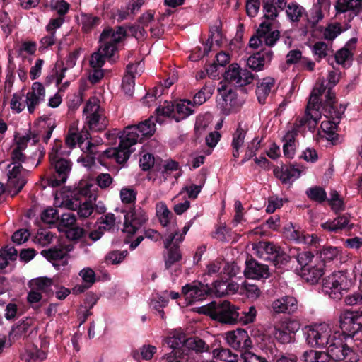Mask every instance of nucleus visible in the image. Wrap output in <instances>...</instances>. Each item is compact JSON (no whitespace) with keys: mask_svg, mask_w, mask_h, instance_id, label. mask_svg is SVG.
<instances>
[{"mask_svg":"<svg viewBox=\"0 0 362 362\" xmlns=\"http://www.w3.org/2000/svg\"><path fill=\"white\" fill-rule=\"evenodd\" d=\"M240 309L228 300L212 301L198 308L197 312L210 317L221 324L234 325L238 322Z\"/></svg>","mask_w":362,"mask_h":362,"instance_id":"1","label":"nucleus"},{"mask_svg":"<svg viewBox=\"0 0 362 362\" xmlns=\"http://www.w3.org/2000/svg\"><path fill=\"white\" fill-rule=\"evenodd\" d=\"M50 175L47 178V184L52 187H58L64 184L71 170V162L59 157L53 152L49 153Z\"/></svg>","mask_w":362,"mask_h":362,"instance_id":"2","label":"nucleus"},{"mask_svg":"<svg viewBox=\"0 0 362 362\" xmlns=\"http://www.w3.org/2000/svg\"><path fill=\"white\" fill-rule=\"evenodd\" d=\"M346 337L337 332L332 336L325 351L329 357V362L331 359L334 361H349L353 359L355 352L346 343Z\"/></svg>","mask_w":362,"mask_h":362,"instance_id":"3","label":"nucleus"},{"mask_svg":"<svg viewBox=\"0 0 362 362\" xmlns=\"http://www.w3.org/2000/svg\"><path fill=\"white\" fill-rule=\"evenodd\" d=\"M339 327L341 334L349 338L362 332V309L342 311L339 315Z\"/></svg>","mask_w":362,"mask_h":362,"instance_id":"4","label":"nucleus"},{"mask_svg":"<svg viewBox=\"0 0 362 362\" xmlns=\"http://www.w3.org/2000/svg\"><path fill=\"white\" fill-rule=\"evenodd\" d=\"M156 122H158V119H155L151 117L139 122L138 124L126 127L122 134L127 139L135 140V144L137 142L142 143L145 139L151 137L155 133Z\"/></svg>","mask_w":362,"mask_h":362,"instance_id":"5","label":"nucleus"},{"mask_svg":"<svg viewBox=\"0 0 362 362\" xmlns=\"http://www.w3.org/2000/svg\"><path fill=\"white\" fill-rule=\"evenodd\" d=\"M346 286L347 278L342 272H334L322 279V292L335 300L341 299Z\"/></svg>","mask_w":362,"mask_h":362,"instance_id":"6","label":"nucleus"},{"mask_svg":"<svg viewBox=\"0 0 362 362\" xmlns=\"http://www.w3.org/2000/svg\"><path fill=\"white\" fill-rule=\"evenodd\" d=\"M346 107L347 105L344 104H340L339 107L334 103H325L324 104L323 110L320 111V113L323 114L329 120L322 122L320 128L325 134H329L333 130H338L339 124Z\"/></svg>","mask_w":362,"mask_h":362,"instance_id":"7","label":"nucleus"},{"mask_svg":"<svg viewBox=\"0 0 362 362\" xmlns=\"http://www.w3.org/2000/svg\"><path fill=\"white\" fill-rule=\"evenodd\" d=\"M213 293H215L214 286L211 287L209 284L199 281H194L182 288V294L188 305H192L197 301H202Z\"/></svg>","mask_w":362,"mask_h":362,"instance_id":"8","label":"nucleus"},{"mask_svg":"<svg viewBox=\"0 0 362 362\" xmlns=\"http://www.w3.org/2000/svg\"><path fill=\"white\" fill-rule=\"evenodd\" d=\"M305 336L307 344L312 348L326 347L332 337L330 331L322 325L306 327Z\"/></svg>","mask_w":362,"mask_h":362,"instance_id":"9","label":"nucleus"},{"mask_svg":"<svg viewBox=\"0 0 362 362\" xmlns=\"http://www.w3.org/2000/svg\"><path fill=\"white\" fill-rule=\"evenodd\" d=\"M225 81L238 87L250 84L255 78V75L249 70L240 69V66L233 63L228 66L223 74Z\"/></svg>","mask_w":362,"mask_h":362,"instance_id":"10","label":"nucleus"},{"mask_svg":"<svg viewBox=\"0 0 362 362\" xmlns=\"http://www.w3.org/2000/svg\"><path fill=\"white\" fill-rule=\"evenodd\" d=\"M227 344L241 353L252 348V341L247 332L242 328L228 331L225 333Z\"/></svg>","mask_w":362,"mask_h":362,"instance_id":"11","label":"nucleus"},{"mask_svg":"<svg viewBox=\"0 0 362 362\" xmlns=\"http://www.w3.org/2000/svg\"><path fill=\"white\" fill-rule=\"evenodd\" d=\"M148 219L146 213L141 207L130 208L124 215V230L129 234L134 235Z\"/></svg>","mask_w":362,"mask_h":362,"instance_id":"12","label":"nucleus"},{"mask_svg":"<svg viewBox=\"0 0 362 362\" xmlns=\"http://www.w3.org/2000/svg\"><path fill=\"white\" fill-rule=\"evenodd\" d=\"M25 173L26 170L22 165H14L8 170L6 189L12 196L18 194L26 184Z\"/></svg>","mask_w":362,"mask_h":362,"instance_id":"13","label":"nucleus"},{"mask_svg":"<svg viewBox=\"0 0 362 362\" xmlns=\"http://www.w3.org/2000/svg\"><path fill=\"white\" fill-rule=\"evenodd\" d=\"M243 273L245 278L257 280L266 279L271 276L268 265L259 262L251 255L245 261Z\"/></svg>","mask_w":362,"mask_h":362,"instance_id":"14","label":"nucleus"},{"mask_svg":"<svg viewBox=\"0 0 362 362\" xmlns=\"http://www.w3.org/2000/svg\"><path fill=\"white\" fill-rule=\"evenodd\" d=\"M298 321L291 320L275 328L274 338L281 344H286L294 342L296 333L300 329Z\"/></svg>","mask_w":362,"mask_h":362,"instance_id":"15","label":"nucleus"},{"mask_svg":"<svg viewBox=\"0 0 362 362\" xmlns=\"http://www.w3.org/2000/svg\"><path fill=\"white\" fill-rule=\"evenodd\" d=\"M273 57V52L271 49H262L249 57L247 60V65L253 71H261L263 69L265 63L269 62Z\"/></svg>","mask_w":362,"mask_h":362,"instance_id":"16","label":"nucleus"},{"mask_svg":"<svg viewBox=\"0 0 362 362\" xmlns=\"http://www.w3.org/2000/svg\"><path fill=\"white\" fill-rule=\"evenodd\" d=\"M272 309L276 313L293 314L298 309V301L291 296H285L272 303Z\"/></svg>","mask_w":362,"mask_h":362,"instance_id":"17","label":"nucleus"},{"mask_svg":"<svg viewBox=\"0 0 362 362\" xmlns=\"http://www.w3.org/2000/svg\"><path fill=\"white\" fill-rule=\"evenodd\" d=\"M325 91H327V88L325 86L324 82L320 84L317 83L310 95L307 104L308 110H316L317 112H320V110H323L326 99L322 101L321 96Z\"/></svg>","mask_w":362,"mask_h":362,"instance_id":"18","label":"nucleus"},{"mask_svg":"<svg viewBox=\"0 0 362 362\" xmlns=\"http://www.w3.org/2000/svg\"><path fill=\"white\" fill-rule=\"evenodd\" d=\"M37 129L39 132L42 141L47 144L51 138L53 130L57 127L55 119L48 115L41 116L37 119Z\"/></svg>","mask_w":362,"mask_h":362,"instance_id":"19","label":"nucleus"},{"mask_svg":"<svg viewBox=\"0 0 362 362\" xmlns=\"http://www.w3.org/2000/svg\"><path fill=\"white\" fill-rule=\"evenodd\" d=\"M120 142L115 153V160L119 164L125 163L132 153L131 146L135 144L133 139H127L123 134L119 136Z\"/></svg>","mask_w":362,"mask_h":362,"instance_id":"20","label":"nucleus"},{"mask_svg":"<svg viewBox=\"0 0 362 362\" xmlns=\"http://www.w3.org/2000/svg\"><path fill=\"white\" fill-rule=\"evenodd\" d=\"M126 36V30L122 26H117L116 30L110 27H107L101 33L99 42H110V43L117 46V44L122 42Z\"/></svg>","mask_w":362,"mask_h":362,"instance_id":"21","label":"nucleus"},{"mask_svg":"<svg viewBox=\"0 0 362 362\" xmlns=\"http://www.w3.org/2000/svg\"><path fill=\"white\" fill-rule=\"evenodd\" d=\"M324 274V264H318L300 269L299 274L305 281L310 284H315L318 283Z\"/></svg>","mask_w":362,"mask_h":362,"instance_id":"22","label":"nucleus"},{"mask_svg":"<svg viewBox=\"0 0 362 362\" xmlns=\"http://www.w3.org/2000/svg\"><path fill=\"white\" fill-rule=\"evenodd\" d=\"M193 104L189 99H182L175 103V122H180L194 114Z\"/></svg>","mask_w":362,"mask_h":362,"instance_id":"23","label":"nucleus"},{"mask_svg":"<svg viewBox=\"0 0 362 362\" xmlns=\"http://www.w3.org/2000/svg\"><path fill=\"white\" fill-rule=\"evenodd\" d=\"M337 13L351 11L355 16L362 12V0H338L335 4Z\"/></svg>","mask_w":362,"mask_h":362,"instance_id":"24","label":"nucleus"},{"mask_svg":"<svg viewBox=\"0 0 362 362\" xmlns=\"http://www.w3.org/2000/svg\"><path fill=\"white\" fill-rule=\"evenodd\" d=\"M349 218L348 215L338 216L333 221H328L321 224V227L326 230L337 233L349 226Z\"/></svg>","mask_w":362,"mask_h":362,"instance_id":"25","label":"nucleus"},{"mask_svg":"<svg viewBox=\"0 0 362 362\" xmlns=\"http://www.w3.org/2000/svg\"><path fill=\"white\" fill-rule=\"evenodd\" d=\"M339 79L340 74L333 70L328 72L327 83L325 85L327 88V91L325 94L326 103L337 104L336 93L332 89L339 82Z\"/></svg>","mask_w":362,"mask_h":362,"instance_id":"26","label":"nucleus"},{"mask_svg":"<svg viewBox=\"0 0 362 362\" xmlns=\"http://www.w3.org/2000/svg\"><path fill=\"white\" fill-rule=\"evenodd\" d=\"M216 33H214L212 31H211V34L209 35L208 40H206V43L204 45V51L202 52L201 48L199 47V53L197 56H195V54H192L189 56V58L192 61H197L199 58H202L203 57L208 55L209 52L211 50V47L213 45L214 38H216L215 41L216 44L219 46L220 45V41L221 40V32L218 28L216 29Z\"/></svg>","mask_w":362,"mask_h":362,"instance_id":"27","label":"nucleus"},{"mask_svg":"<svg viewBox=\"0 0 362 362\" xmlns=\"http://www.w3.org/2000/svg\"><path fill=\"white\" fill-rule=\"evenodd\" d=\"M139 64H129L127 65V69L128 74L124 75L122 78V88L124 93L128 96H132L134 90L135 86V76L132 74V71Z\"/></svg>","mask_w":362,"mask_h":362,"instance_id":"28","label":"nucleus"},{"mask_svg":"<svg viewBox=\"0 0 362 362\" xmlns=\"http://www.w3.org/2000/svg\"><path fill=\"white\" fill-rule=\"evenodd\" d=\"M300 362H329V357L325 351L308 349L299 356Z\"/></svg>","mask_w":362,"mask_h":362,"instance_id":"29","label":"nucleus"},{"mask_svg":"<svg viewBox=\"0 0 362 362\" xmlns=\"http://www.w3.org/2000/svg\"><path fill=\"white\" fill-rule=\"evenodd\" d=\"M274 85V80L272 78H265L262 82L257 84L256 88V95L258 102L260 104L266 103L267 98L271 92L272 88Z\"/></svg>","mask_w":362,"mask_h":362,"instance_id":"30","label":"nucleus"},{"mask_svg":"<svg viewBox=\"0 0 362 362\" xmlns=\"http://www.w3.org/2000/svg\"><path fill=\"white\" fill-rule=\"evenodd\" d=\"M282 232L287 239L303 243L305 231L299 226L290 223L283 228Z\"/></svg>","mask_w":362,"mask_h":362,"instance_id":"31","label":"nucleus"},{"mask_svg":"<svg viewBox=\"0 0 362 362\" xmlns=\"http://www.w3.org/2000/svg\"><path fill=\"white\" fill-rule=\"evenodd\" d=\"M214 90V87L211 84L206 83L205 85L194 94L193 100H192L193 107H198L204 104L209 100Z\"/></svg>","mask_w":362,"mask_h":362,"instance_id":"32","label":"nucleus"},{"mask_svg":"<svg viewBox=\"0 0 362 362\" xmlns=\"http://www.w3.org/2000/svg\"><path fill=\"white\" fill-rule=\"evenodd\" d=\"M53 285V281L52 279L47 277H40L32 279L29 282V286L31 288L45 293L47 296L50 295L51 287Z\"/></svg>","mask_w":362,"mask_h":362,"instance_id":"33","label":"nucleus"},{"mask_svg":"<svg viewBox=\"0 0 362 362\" xmlns=\"http://www.w3.org/2000/svg\"><path fill=\"white\" fill-rule=\"evenodd\" d=\"M186 342H187V340L185 335L183 333H177L171 337L165 338L163 341V346L175 350L185 347L184 344Z\"/></svg>","mask_w":362,"mask_h":362,"instance_id":"34","label":"nucleus"},{"mask_svg":"<svg viewBox=\"0 0 362 362\" xmlns=\"http://www.w3.org/2000/svg\"><path fill=\"white\" fill-rule=\"evenodd\" d=\"M181 259L182 254L180 252L179 245L174 244L170 249L168 250V254L165 258V269H170L171 267L179 262Z\"/></svg>","mask_w":362,"mask_h":362,"instance_id":"35","label":"nucleus"},{"mask_svg":"<svg viewBox=\"0 0 362 362\" xmlns=\"http://www.w3.org/2000/svg\"><path fill=\"white\" fill-rule=\"evenodd\" d=\"M100 23L101 19L98 16L87 13L81 14V30L85 33H90Z\"/></svg>","mask_w":362,"mask_h":362,"instance_id":"36","label":"nucleus"},{"mask_svg":"<svg viewBox=\"0 0 362 362\" xmlns=\"http://www.w3.org/2000/svg\"><path fill=\"white\" fill-rule=\"evenodd\" d=\"M286 12L288 18L292 22H298L305 13V10L297 2L293 1L288 4Z\"/></svg>","mask_w":362,"mask_h":362,"instance_id":"37","label":"nucleus"},{"mask_svg":"<svg viewBox=\"0 0 362 362\" xmlns=\"http://www.w3.org/2000/svg\"><path fill=\"white\" fill-rule=\"evenodd\" d=\"M329 196V198H327L326 202H328L331 209L335 214L344 211L345 209L344 202L343 199L340 197L339 193L334 189L330 192Z\"/></svg>","mask_w":362,"mask_h":362,"instance_id":"38","label":"nucleus"},{"mask_svg":"<svg viewBox=\"0 0 362 362\" xmlns=\"http://www.w3.org/2000/svg\"><path fill=\"white\" fill-rule=\"evenodd\" d=\"M156 347L152 345H143L139 349L132 351V356L135 360H150L153 358L154 354L156 352Z\"/></svg>","mask_w":362,"mask_h":362,"instance_id":"39","label":"nucleus"},{"mask_svg":"<svg viewBox=\"0 0 362 362\" xmlns=\"http://www.w3.org/2000/svg\"><path fill=\"white\" fill-rule=\"evenodd\" d=\"M213 285L215 293L217 296L224 294V291H226L227 293H234L239 288V285L236 283H229L226 284V282L218 280L214 281Z\"/></svg>","mask_w":362,"mask_h":362,"instance_id":"40","label":"nucleus"},{"mask_svg":"<svg viewBox=\"0 0 362 362\" xmlns=\"http://www.w3.org/2000/svg\"><path fill=\"white\" fill-rule=\"evenodd\" d=\"M269 26L266 24V21L260 23L259 28L256 30L255 34L251 37L249 45L252 48L257 49L259 45H262V37L269 30Z\"/></svg>","mask_w":362,"mask_h":362,"instance_id":"41","label":"nucleus"},{"mask_svg":"<svg viewBox=\"0 0 362 362\" xmlns=\"http://www.w3.org/2000/svg\"><path fill=\"white\" fill-rule=\"evenodd\" d=\"M306 195L310 200L320 204L326 202L327 199L326 191L324 188L320 186H315L308 188L306 190Z\"/></svg>","mask_w":362,"mask_h":362,"instance_id":"42","label":"nucleus"},{"mask_svg":"<svg viewBox=\"0 0 362 362\" xmlns=\"http://www.w3.org/2000/svg\"><path fill=\"white\" fill-rule=\"evenodd\" d=\"M100 45V52L107 58L110 63H115L118 59V56H115L117 52V46L106 42H99Z\"/></svg>","mask_w":362,"mask_h":362,"instance_id":"43","label":"nucleus"},{"mask_svg":"<svg viewBox=\"0 0 362 362\" xmlns=\"http://www.w3.org/2000/svg\"><path fill=\"white\" fill-rule=\"evenodd\" d=\"M213 354L217 358L226 362H237L238 355L227 348L220 347L214 349Z\"/></svg>","mask_w":362,"mask_h":362,"instance_id":"44","label":"nucleus"},{"mask_svg":"<svg viewBox=\"0 0 362 362\" xmlns=\"http://www.w3.org/2000/svg\"><path fill=\"white\" fill-rule=\"evenodd\" d=\"M293 257L298 262L301 269L309 267V263L311 262L314 255L310 251L298 252V249L293 248Z\"/></svg>","mask_w":362,"mask_h":362,"instance_id":"45","label":"nucleus"},{"mask_svg":"<svg viewBox=\"0 0 362 362\" xmlns=\"http://www.w3.org/2000/svg\"><path fill=\"white\" fill-rule=\"evenodd\" d=\"M339 250L337 247L332 246L324 247L319 252V258L321 259L320 264H324L325 266L326 262H329L337 257Z\"/></svg>","mask_w":362,"mask_h":362,"instance_id":"46","label":"nucleus"},{"mask_svg":"<svg viewBox=\"0 0 362 362\" xmlns=\"http://www.w3.org/2000/svg\"><path fill=\"white\" fill-rule=\"evenodd\" d=\"M261 141H262L259 140L258 137H255L251 143L248 144L245 153L240 162L241 165L244 164L256 155L257 151L261 147Z\"/></svg>","mask_w":362,"mask_h":362,"instance_id":"47","label":"nucleus"},{"mask_svg":"<svg viewBox=\"0 0 362 362\" xmlns=\"http://www.w3.org/2000/svg\"><path fill=\"white\" fill-rule=\"evenodd\" d=\"M41 255L49 262L62 259L66 255L64 248L52 247L48 250H43Z\"/></svg>","mask_w":362,"mask_h":362,"instance_id":"48","label":"nucleus"},{"mask_svg":"<svg viewBox=\"0 0 362 362\" xmlns=\"http://www.w3.org/2000/svg\"><path fill=\"white\" fill-rule=\"evenodd\" d=\"M187 347H183L175 350H172L170 353L165 354V358L168 362H182L183 361H187L188 351Z\"/></svg>","mask_w":362,"mask_h":362,"instance_id":"49","label":"nucleus"},{"mask_svg":"<svg viewBox=\"0 0 362 362\" xmlns=\"http://www.w3.org/2000/svg\"><path fill=\"white\" fill-rule=\"evenodd\" d=\"M237 98L238 94L233 89L230 88L229 90H226V93L223 95V100L225 103L226 106H227L228 103H229L230 107L227 108L224 106V103L221 105L222 110L224 111L225 114H229L230 109L235 105Z\"/></svg>","mask_w":362,"mask_h":362,"instance_id":"50","label":"nucleus"},{"mask_svg":"<svg viewBox=\"0 0 362 362\" xmlns=\"http://www.w3.org/2000/svg\"><path fill=\"white\" fill-rule=\"evenodd\" d=\"M344 303L349 306H361L359 309H362V288H359L357 291L345 296Z\"/></svg>","mask_w":362,"mask_h":362,"instance_id":"51","label":"nucleus"},{"mask_svg":"<svg viewBox=\"0 0 362 362\" xmlns=\"http://www.w3.org/2000/svg\"><path fill=\"white\" fill-rule=\"evenodd\" d=\"M158 116L170 117L175 121V104L165 102L163 107H158L156 110Z\"/></svg>","mask_w":362,"mask_h":362,"instance_id":"52","label":"nucleus"},{"mask_svg":"<svg viewBox=\"0 0 362 362\" xmlns=\"http://www.w3.org/2000/svg\"><path fill=\"white\" fill-rule=\"evenodd\" d=\"M266 24L269 26V30L266 33L264 37H262L264 43L269 47H273L276 41L280 37V32L278 30L272 31V23L266 22Z\"/></svg>","mask_w":362,"mask_h":362,"instance_id":"53","label":"nucleus"},{"mask_svg":"<svg viewBox=\"0 0 362 362\" xmlns=\"http://www.w3.org/2000/svg\"><path fill=\"white\" fill-rule=\"evenodd\" d=\"M155 162L153 155L146 153L140 158L139 165L144 171L149 170L151 168H155L156 170H158L159 169Z\"/></svg>","mask_w":362,"mask_h":362,"instance_id":"54","label":"nucleus"},{"mask_svg":"<svg viewBox=\"0 0 362 362\" xmlns=\"http://www.w3.org/2000/svg\"><path fill=\"white\" fill-rule=\"evenodd\" d=\"M257 315V310L255 306H250L247 311L239 310L238 322L247 325L253 322Z\"/></svg>","mask_w":362,"mask_h":362,"instance_id":"55","label":"nucleus"},{"mask_svg":"<svg viewBox=\"0 0 362 362\" xmlns=\"http://www.w3.org/2000/svg\"><path fill=\"white\" fill-rule=\"evenodd\" d=\"M298 174L297 177L300 175V171L295 168L293 166L285 167L283 166L281 168V175L279 176V179L281 180L283 183H288L290 180Z\"/></svg>","mask_w":362,"mask_h":362,"instance_id":"56","label":"nucleus"},{"mask_svg":"<svg viewBox=\"0 0 362 362\" xmlns=\"http://www.w3.org/2000/svg\"><path fill=\"white\" fill-rule=\"evenodd\" d=\"M293 250H290V255L286 254L282 249L274 257H272V262L276 267H281L286 265L293 257Z\"/></svg>","mask_w":362,"mask_h":362,"instance_id":"57","label":"nucleus"},{"mask_svg":"<svg viewBox=\"0 0 362 362\" xmlns=\"http://www.w3.org/2000/svg\"><path fill=\"white\" fill-rule=\"evenodd\" d=\"M241 289L247 298L253 300L257 299L261 294L260 289L257 286L250 284L246 281L243 282Z\"/></svg>","mask_w":362,"mask_h":362,"instance_id":"58","label":"nucleus"},{"mask_svg":"<svg viewBox=\"0 0 362 362\" xmlns=\"http://www.w3.org/2000/svg\"><path fill=\"white\" fill-rule=\"evenodd\" d=\"M187 343L189 348L194 350L197 353H202L209 351V346L200 338L195 337L194 339H187Z\"/></svg>","mask_w":362,"mask_h":362,"instance_id":"59","label":"nucleus"},{"mask_svg":"<svg viewBox=\"0 0 362 362\" xmlns=\"http://www.w3.org/2000/svg\"><path fill=\"white\" fill-rule=\"evenodd\" d=\"M128 255L127 250H113L110 252L105 257V261L112 264L120 263Z\"/></svg>","mask_w":362,"mask_h":362,"instance_id":"60","label":"nucleus"},{"mask_svg":"<svg viewBox=\"0 0 362 362\" xmlns=\"http://www.w3.org/2000/svg\"><path fill=\"white\" fill-rule=\"evenodd\" d=\"M341 31L340 23H337L334 24H330L325 28L323 35L325 39L327 40H333L341 33Z\"/></svg>","mask_w":362,"mask_h":362,"instance_id":"61","label":"nucleus"},{"mask_svg":"<svg viewBox=\"0 0 362 362\" xmlns=\"http://www.w3.org/2000/svg\"><path fill=\"white\" fill-rule=\"evenodd\" d=\"M60 215L59 211L54 208H48L43 211L41 215V219L44 223H53L59 221Z\"/></svg>","mask_w":362,"mask_h":362,"instance_id":"62","label":"nucleus"},{"mask_svg":"<svg viewBox=\"0 0 362 362\" xmlns=\"http://www.w3.org/2000/svg\"><path fill=\"white\" fill-rule=\"evenodd\" d=\"M50 6L60 16H63L68 13L70 5L64 0H51Z\"/></svg>","mask_w":362,"mask_h":362,"instance_id":"63","label":"nucleus"},{"mask_svg":"<svg viewBox=\"0 0 362 362\" xmlns=\"http://www.w3.org/2000/svg\"><path fill=\"white\" fill-rule=\"evenodd\" d=\"M0 24L4 33L6 34V36L11 33V21L8 13L4 9L0 13Z\"/></svg>","mask_w":362,"mask_h":362,"instance_id":"64","label":"nucleus"}]
</instances>
